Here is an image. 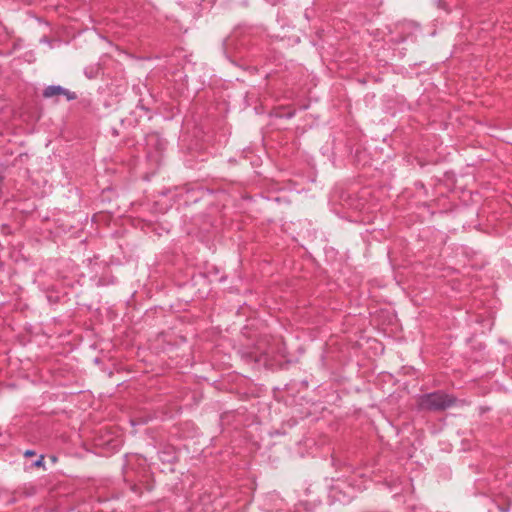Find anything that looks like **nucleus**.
<instances>
[{
    "mask_svg": "<svg viewBox=\"0 0 512 512\" xmlns=\"http://www.w3.org/2000/svg\"><path fill=\"white\" fill-rule=\"evenodd\" d=\"M35 454H36V453H35V451H33V450H26V451L24 452V456H25V457H32V456H34Z\"/></svg>",
    "mask_w": 512,
    "mask_h": 512,
    "instance_id": "20e7f679",
    "label": "nucleus"
},
{
    "mask_svg": "<svg viewBox=\"0 0 512 512\" xmlns=\"http://www.w3.org/2000/svg\"><path fill=\"white\" fill-rule=\"evenodd\" d=\"M456 403V398L443 391H436L421 395L418 398V406L421 410L443 411L452 407Z\"/></svg>",
    "mask_w": 512,
    "mask_h": 512,
    "instance_id": "f257e3e1",
    "label": "nucleus"
},
{
    "mask_svg": "<svg viewBox=\"0 0 512 512\" xmlns=\"http://www.w3.org/2000/svg\"><path fill=\"white\" fill-rule=\"evenodd\" d=\"M35 467H43L44 466V456L41 455L33 464Z\"/></svg>",
    "mask_w": 512,
    "mask_h": 512,
    "instance_id": "7ed1b4c3",
    "label": "nucleus"
},
{
    "mask_svg": "<svg viewBox=\"0 0 512 512\" xmlns=\"http://www.w3.org/2000/svg\"><path fill=\"white\" fill-rule=\"evenodd\" d=\"M54 96H65L68 101H72L77 98L75 92L69 91L59 85H50L43 90V97L51 98Z\"/></svg>",
    "mask_w": 512,
    "mask_h": 512,
    "instance_id": "f03ea898",
    "label": "nucleus"
}]
</instances>
